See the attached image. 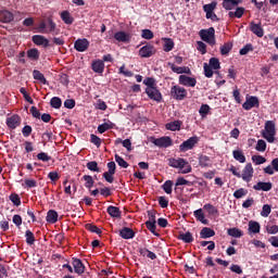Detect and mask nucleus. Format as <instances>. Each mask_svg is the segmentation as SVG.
<instances>
[{
    "mask_svg": "<svg viewBox=\"0 0 278 278\" xmlns=\"http://www.w3.org/2000/svg\"><path fill=\"white\" fill-rule=\"evenodd\" d=\"M204 76L207 77V79L214 77V71L207 63H204Z\"/></svg>",
    "mask_w": 278,
    "mask_h": 278,
    "instance_id": "680f3d73",
    "label": "nucleus"
},
{
    "mask_svg": "<svg viewBox=\"0 0 278 278\" xmlns=\"http://www.w3.org/2000/svg\"><path fill=\"white\" fill-rule=\"evenodd\" d=\"M181 121H174L170 123H167L165 125V129H168L169 131H180L181 130Z\"/></svg>",
    "mask_w": 278,
    "mask_h": 278,
    "instance_id": "c85d7f7f",
    "label": "nucleus"
},
{
    "mask_svg": "<svg viewBox=\"0 0 278 278\" xmlns=\"http://www.w3.org/2000/svg\"><path fill=\"white\" fill-rule=\"evenodd\" d=\"M106 212L111 218H121L123 212H121V208L114 205H110L106 208Z\"/></svg>",
    "mask_w": 278,
    "mask_h": 278,
    "instance_id": "393cba45",
    "label": "nucleus"
},
{
    "mask_svg": "<svg viewBox=\"0 0 278 278\" xmlns=\"http://www.w3.org/2000/svg\"><path fill=\"white\" fill-rule=\"evenodd\" d=\"M252 162L256 164V166H260L261 164H266V157L262 155H253Z\"/></svg>",
    "mask_w": 278,
    "mask_h": 278,
    "instance_id": "4d7b16f0",
    "label": "nucleus"
},
{
    "mask_svg": "<svg viewBox=\"0 0 278 278\" xmlns=\"http://www.w3.org/2000/svg\"><path fill=\"white\" fill-rule=\"evenodd\" d=\"M163 40H164L163 51H165V53H168L173 51V49H175V41H173V39L163 38Z\"/></svg>",
    "mask_w": 278,
    "mask_h": 278,
    "instance_id": "473e14b6",
    "label": "nucleus"
},
{
    "mask_svg": "<svg viewBox=\"0 0 278 278\" xmlns=\"http://www.w3.org/2000/svg\"><path fill=\"white\" fill-rule=\"evenodd\" d=\"M170 97L175 99V101H184V99L188 97V90L179 85H174L170 88Z\"/></svg>",
    "mask_w": 278,
    "mask_h": 278,
    "instance_id": "7ed1b4c3",
    "label": "nucleus"
},
{
    "mask_svg": "<svg viewBox=\"0 0 278 278\" xmlns=\"http://www.w3.org/2000/svg\"><path fill=\"white\" fill-rule=\"evenodd\" d=\"M33 77L37 81H40V84H42L43 86H49V81H47V78L45 77V74H42L40 71L35 70L33 72Z\"/></svg>",
    "mask_w": 278,
    "mask_h": 278,
    "instance_id": "c756f323",
    "label": "nucleus"
},
{
    "mask_svg": "<svg viewBox=\"0 0 278 278\" xmlns=\"http://www.w3.org/2000/svg\"><path fill=\"white\" fill-rule=\"evenodd\" d=\"M162 190H164L166 194H173V180H166L162 185Z\"/></svg>",
    "mask_w": 278,
    "mask_h": 278,
    "instance_id": "37998d69",
    "label": "nucleus"
},
{
    "mask_svg": "<svg viewBox=\"0 0 278 278\" xmlns=\"http://www.w3.org/2000/svg\"><path fill=\"white\" fill-rule=\"evenodd\" d=\"M14 21V14L12 12L4 10L0 11V23H12Z\"/></svg>",
    "mask_w": 278,
    "mask_h": 278,
    "instance_id": "5701e85b",
    "label": "nucleus"
},
{
    "mask_svg": "<svg viewBox=\"0 0 278 278\" xmlns=\"http://www.w3.org/2000/svg\"><path fill=\"white\" fill-rule=\"evenodd\" d=\"M200 116L205 118L210 114V106L207 104H202L199 110Z\"/></svg>",
    "mask_w": 278,
    "mask_h": 278,
    "instance_id": "6e6d98bb",
    "label": "nucleus"
},
{
    "mask_svg": "<svg viewBox=\"0 0 278 278\" xmlns=\"http://www.w3.org/2000/svg\"><path fill=\"white\" fill-rule=\"evenodd\" d=\"M31 41L34 42V45H37V47H43V49L53 47V45L49 43V39H47L42 35H34L31 37Z\"/></svg>",
    "mask_w": 278,
    "mask_h": 278,
    "instance_id": "6e6552de",
    "label": "nucleus"
},
{
    "mask_svg": "<svg viewBox=\"0 0 278 278\" xmlns=\"http://www.w3.org/2000/svg\"><path fill=\"white\" fill-rule=\"evenodd\" d=\"M169 166L172 168H179L182 175H188V173H192V165L186 159H169Z\"/></svg>",
    "mask_w": 278,
    "mask_h": 278,
    "instance_id": "f257e3e1",
    "label": "nucleus"
},
{
    "mask_svg": "<svg viewBox=\"0 0 278 278\" xmlns=\"http://www.w3.org/2000/svg\"><path fill=\"white\" fill-rule=\"evenodd\" d=\"M85 228L87 229V231H90L91 233H97L98 236H101V233H103V231H101L99 227L92 224H86Z\"/></svg>",
    "mask_w": 278,
    "mask_h": 278,
    "instance_id": "3c124183",
    "label": "nucleus"
},
{
    "mask_svg": "<svg viewBox=\"0 0 278 278\" xmlns=\"http://www.w3.org/2000/svg\"><path fill=\"white\" fill-rule=\"evenodd\" d=\"M199 166H201V168H212V159L207 155H200Z\"/></svg>",
    "mask_w": 278,
    "mask_h": 278,
    "instance_id": "a878e982",
    "label": "nucleus"
},
{
    "mask_svg": "<svg viewBox=\"0 0 278 278\" xmlns=\"http://www.w3.org/2000/svg\"><path fill=\"white\" fill-rule=\"evenodd\" d=\"M20 92H21V94H23V97H24L25 101H27V103L34 104V99H31V98L29 97V93L27 92V89H25L24 87H22V88L20 89Z\"/></svg>",
    "mask_w": 278,
    "mask_h": 278,
    "instance_id": "0e129e2a",
    "label": "nucleus"
},
{
    "mask_svg": "<svg viewBox=\"0 0 278 278\" xmlns=\"http://www.w3.org/2000/svg\"><path fill=\"white\" fill-rule=\"evenodd\" d=\"M114 38L117 40V42H131V35L123 30L115 33Z\"/></svg>",
    "mask_w": 278,
    "mask_h": 278,
    "instance_id": "6ab92c4d",
    "label": "nucleus"
},
{
    "mask_svg": "<svg viewBox=\"0 0 278 278\" xmlns=\"http://www.w3.org/2000/svg\"><path fill=\"white\" fill-rule=\"evenodd\" d=\"M91 68L93 73L101 75L105 71V63L102 60H94L92 61Z\"/></svg>",
    "mask_w": 278,
    "mask_h": 278,
    "instance_id": "a211bd4d",
    "label": "nucleus"
},
{
    "mask_svg": "<svg viewBox=\"0 0 278 278\" xmlns=\"http://www.w3.org/2000/svg\"><path fill=\"white\" fill-rule=\"evenodd\" d=\"M228 236H230L231 238H242V236H244V232L242 230H240V228H229L227 230Z\"/></svg>",
    "mask_w": 278,
    "mask_h": 278,
    "instance_id": "e433bc0d",
    "label": "nucleus"
},
{
    "mask_svg": "<svg viewBox=\"0 0 278 278\" xmlns=\"http://www.w3.org/2000/svg\"><path fill=\"white\" fill-rule=\"evenodd\" d=\"M168 66H170L173 73H177V75H182V73H185L186 75H190L192 73L190 71V67L187 66L179 67L175 65V63H168Z\"/></svg>",
    "mask_w": 278,
    "mask_h": 278,
    "instance_id": "aec40b11",
    "label": "nucleus"
},
{
    "mask_svg": "<svg viewBox=\"0 0 278 278\" xmlns=\"http://www.w3.org/2000/svg\"><path fill=\"white\" fill-rule=\"evenodd\" d=\"M197 144H199V137H190L179 146V151L180 153H186V151H192V149L197 147Z\"/></svg>",
    "mask_w": 278,
    "mask_h": 278,
    "instance_id": "20e7f679",
    "label": "nucleus"
},
{
    "mask_svg": "<svg viewBox=\"0 0 278 278\" xmlns=\"http://www.w3.org/2000/svg\"><path fill=\"white\" fill-rule=\"evenodd\" d=\"M215 34L216 30L214 29V27H210L208 29H201L199 33L201 40L207 42V45H211V47H214V45H216Z\"/></svg>",
    "mask_w": 278,
    "mask_h": 278,
    "instance_id": "f03ea898",
    "label": "nucleus"
},
{
    "mask_svg": "<svg viewBox=\"0 0 278 278\" xmlns=\"http://www.w3.org/2000/svg\"><path fill=\"white\" fill-rule=\"evenodd\" d=\"M249 27L250 31L257 36V38H264V28L262 27V23L256 24L255 22H250Z\"/></svg>",
    "mask_w": 278,
    "mask_h": 278,
    "instance_id": "2eb2a0df",
    "label": "nucleus"
},
{
    "mask_svg": "<svg viewBox=\"0 0 278 278\" xmlns=\"http://www.w3.org/2000/svg\"><path fill=\"white\" fill-rule=\"evenodd\" d=\"M37 160L40 162H51V156L47 152H40L37 154Z\"/></svg>",
    "mask_w": 278,
    "mask_h": 278,
    "instance_id": "e2e57ef3",
    "label": "nucleus"
},
{
    "mask_svg": "<svg viewBox=\"0 0 278 278\" xmlns=\"http://www.w3.org/2000/svg\"><path fill=\"white\" fill-rule=\"evenodd\" d=\"M88 170L91 173H101V168L99 167V163L97 161H90L86 164Z\"/></svg>",
    "mask_w": 278,
    "mask_h": 278,
    "instance_id": "ea45409f",
    "label": "nucleus"
},
{
    "mask_svg": "<svg viewBox=\"0 0 278 278\" xmlns=\"http://www.w3.org/2000/svg\"><path fill=\"white\" fill-rule=\"evenodd\" d=\"M232 156L237 162H240V164H244V162H247V156H244L242 150H233Z\"/></svg>",
    "mask_w": 278,
    "mask_h": 278,
    "instance_id": "f704fd0d",
    "label": "nucleus"
},
{
    "mask_svg": "<svg viewBox=\"0 0 278 278\" xmlns=\"http://www.w3.org/2000/svg\"><path fill=\"white\" fill-rule=\"evenodd\" d=\"M191 185H192V182H190V180H186V178H184V177H178L176 179L174 191L179 192L178 186H191Z\"/></svg>",
    "mask_w": 278,
    "mask_h": 278,
    "instance_id": "c9c22d12",
    "label": "nucleus"
},
{
    "mask_svg": "<svg viewBox=\"0 0 278 278\" xmlns=\"http://www.w3.org/2000/svg\"><path fill=\"white\" fill-rule=\"evenodd\" d=\"M253 164L247 163L244 168L242 169L241 178L243 179V181H247V184H249V181L253 179Z\"/></svg>",
    "mask_w": 278,
    "mask_h": 278,
    "instance_id": "1a4fd4ad",
    "label": "nucleus"
},
{
    "mask_svg": "<svg viewBox=\"0 0 278 278\" xmlns=\"http://www.w3.org/2000/svg\"><path fill=\"white\" fill-rule=\"evenodd\" d=\"M108 172H104L102 177L108 181V184H114V175H116V163L109 162L106 164Z\"/></svg>",
    "mask_w": 278,
    "mask_h": 278,
    "instance_id": "39448f33",
    "label": "nucleus"
},
{
    "mask_svg": "<svg viewBox=\"0 0 278 278\" xmlns=\"http://www.w3.org/2000/svg\"><path fill=\"white\" fill-rule=\"evenodd\" d=\"M248 194H249V190H247L244 188H240V189H237L232 195L235 197V199H242V198L247 197Z\"/></svg>",
    "mask_w": 278,
    "mask_h": 278,
    "instance_id": "a18cd8bd",
    "label": "nucleus"
},
{
    "mask_svg": "<svg viewBox=\"0 0 278 278\" xmlns=\"http://www.w3.org/2000/svg\"><path fill=\"white\" fill-rule=\"evenodd\" d=\"M249 51H253V45L251 43H247L243 48H241L239 53L240 55H247L249 54Z\"/></svg>",
    "mask_w": 278,
    "mask_h": 278,
    "instance_id": "338daca9",
    "label": "nucleus"
},
{
    "mask_svg": "<svg viewBox=\"0 0 278 278\" xmlns=\"http://www.w3.org/2000/svg\"><path fill=\"white\" fill-rule=\"evenodd\" d=\"M152 142L155 147H160V149H168V147H173V139H170V137L153 139Z\"/></svg>",
    "mask_w": 278,
    "mask_h": 278,
    "instance_id": "0eeeda50",
    "label": "nucleus"
},
{
    "mask_svg": "<svg viewBox=\"0 0 278 278\" xmlns=\"http://www.w3.org/2000/svg\"><path fill=\"white\" fill-rule=\"evenodd\" d=\"M22 119L18 114H13L7 118V127L9 129H16V127H21Z\"/></svg>",
    "mask_w": 278,
    "mask_h": 278,
    "instance_id": "f8f14e48",
    "label": "nucleus"
},
{
    "mask_svg": "<svg viewBox=\"0 0 278 278\" xmlns=\"http://www.w3.org/2000/svg\"><path fill=\"white\" fill-rule=\"evenodd\" d=\"M214 236H216V231H214V229L210 227H204L200 231V238H202L203 240H207V238H214Z\"/></svg>",
    "mask_w": 278,
    "mask_h": 278,
    "instance_id": "cd10ccee",
    "label": "nucleus"
},
{
    "mask_svg": "<svg viewBox=\"0 0 278 278\" xmlns=\"http://www.w3.org/2000/svg\"><path fill=\"white\" fill-rule=\"evenodd\" d=\"M90 142H91L92 144H96L98 149H99V147H101V138H99V137H98L97 135H94V134H91V135H90Z\"/></svg>",
    "mask_w": 278,
    "mask_h": 278,
    "instance_id": "774afa93",
    "label": "nucleus"
},
{
    "mask_svg": "<svg viewBox=\"0 0 278 278\" xmlns=\"http://www.w3.org/2000/svg\"><path fill=\"white\" fill-rule=\"evenodd\" d=\"M265 130L267 134H276V130H275V122L273 121H267L265 123Z\"/></svg>",
    "mask_w": 278,
    "mask_h": 278,
    "instance_id": "5fc2aeb1",
    "label": "nucleus"
},
{
    "mask_svg": "<svg viewBox=\"0 0 278 278\" xmlns=\"http://www.w3.org/2000/svg\"><path fill=\"white\" fill-rule=\"evenodd\" d=\"M157 222H146V227L149 229L153 236H160V233L155 232V229H157V226L155 225Z\"/></svg>",
    "mask_w": 278,
    "mask_h": 278,
    "instance_id": "09e8293b",
    "label": "nucleus"
},
{
    "mask_svg": "<svg viewBox=\"0 0 278 278\" xmlns=\"http://www.w3.org/2000/svg\"><path fill=\"white\" fill-rule=\"evenodd\" d=\"M248 227L250 233H260L261 226L257 222L250 220Z\"/></svg>",
    "mask_w": 278,
    "mask_h": 278,
    "instance_id": "a19ab883",
    "label": "nucleus"
},
{
    "mask_svg": "<svg viewBox=\"0 0 278 278\" xmlns=\"http://www.w3.org/2000/svg\"><path fill=\"white\" fill-rule=\"evenodd\" d=\"M270 212H271L270 204H264L261 212V216H263V218H268V216H270Z\"/></svg>",
    "mask_w": 278,
    "mask_h": 278,
    "instance_id": "13d9d810",
    "label": "nucleus"
},
{
    "mask_svg": "<svg viewBox=\"0 0 278 278\" xmlns=\"http://www.w3.org/2000/svg\"><path fill=\"white\" fill-rule=\"evenodd\" d=\"M72 265L76 275H84V273H86V265H84V262H81L79 258L73 257Z\"/></svg>",
    "mask_w": 278,
    "mask_h": 278,
    "instance_id": "ddd939ff",
    "label": "nucleus"
},
{
    "mask_svg": "<svg viewBox=\"0 0 278 278\" xmlns=\"http://www.w3.org/2000/svg\"><path fill=\"white\" fill-rule=\"evenodd\" d=\"M114 127H116V124L109 121L108 123H103V124L99 125L98 131H99V134H105V131H108L110 129H114Z\"/></svg>",
    "mask_w": 278,
    "mask_h": 278,
    "instance_id": "2f4dec72",
    "label": "nucleus"
},
{
    "mask_svg": "<svg viewBox=\"0 0 278 278\" xmlns=\"http://www.w3.org/2000/svg\"><path fill=\"white\" fill-rule=\"evenodd\" d=\"M177 239L181 240L186 244H190V242H194V237L192 236V232H190V231L179 232Z\"/></svg>",
    "mask_w": 278,
    "mask_h": 278,
    "instance_id": "b1692460",
    "label": "nucleus"
},
{
    "mask_svg": "<svg viewBox=\"0 0 278 278\" xmlns=\"http://www.w3.org/2000/svg\"><path fill=\"white\" fill-rule=\"evenodd\" d=\"M26 243L31 247L34 242H36V237L34 236V232L31 230H26L25 232Z\"/></svg>",
    "mask_w": 278,
    "mask_h": 278,
    "instance_id": "603ef678",
    "label": "nucleus"
},
{
    "mask_svg": "<svg viewBox=\"0 0 278 278\" xmlns=\"http://www.w3.org/2000/svg\"><path fill=\"white\" fill-rule=\"evenodd\" d=\"M61 20L63 21V23H65V25H73L75 21V18H73L71 12L68 11L61 12Z\"/></svg>",
    "mask_w": 278,
    "mask_h": 278,
    "instance_id": "72a5a7b5",
    "label": "nucleus"
},
{
    "mask_svg": "<svg viewBox=\"0 0 278 278\" xmlns=\"http://www.w3.org/2000/svg\"><path fill=\"white\" fill-rule=\"evenodd\" d=\"M233 49V43L232 42H226L220 47V54L222 55H229L231 53V50Z\"/></svg>",
    "mask_w": 278,
    "mask_h": 278,
    "instance_id": "58836bf2",
    "label": "nucleus"
},
{
    "mask_svg": "<svg viewBox=\"0 0 278 278\" xmlns=\"http://www.w3.org/2000/svg\"><path fill=\"white\" fill-rule=\"evenodd\" d=\"M119 236L123 240H134V238H136V231L129 227H124L119 230Z\"/></svg>",
    "mask_w": 278,
    "mask_h": 278,
    "instance_id": "f3484780",
    "label": "nucleus"
},
{
    "mask_svg": "<svg viewBox=\"0 0 278 278\" xmlns=\"http://www.w3.org/2000/svg\"><path fill=\"white\" fill-rule=\"evenodd\" d=\"M46 220L47 223H50V225H55V223H58V213L55 210L48 211Z\"/></svg>",
    "mask_w": 278,
    "mask_h": 278,
    "instance_id": "7c9ffc66",
    "label": "nucleus"
},
{
    "mask_svg": "<svg viewBox=\"0 0 278 278\" xmlns=\"http://www.w3.org/2000/svg\"><path fill=\"white\" fill-rule=\"evenodd\" d=\"M178 81L181 86H187L189 88H194V86H197V78H192L186 75H180Z\"/></svg>",
    "mask_w": 278,
    "mask_h": 278,
    "instance_id": "dca6fc26",
    "label": "nucleus"
},
{
    "mask_svg": "<svg viewBox=\"0 0 278 278\" xmlns=\"http://www.w3.org/2000/svg\"><path fill=\"white\" fill-rule=\"evenodd\" d=\"M26 55L31 62H38L40 60V51L36 48L28 49Z\"/></svg>",
    "mask_w": 278,
    "mask_h": 278,
    "instance_id": "4be33fe9",
    "label": "nucleus"
},
{
    "mask_svg": "<svg viewBox=\"0 0 278 278\" xmlns=\"http://www.w3.org/2000/svg\"><path fill=\"white\" fill-rule=\"evenodd\" d=\"M208 66H211L213 71H219L220 61L217 58H211L208 61Z\"/></svg>",
    "mask_w": 278,
    "mask_h": 278,
    "instance_id": "49530a36",
    "label": "nucleus"
},
{
    "mask_svg": "<svg viewBox=\"0 0 278 278\" xmlns=\"http://www.w3.org/2000/svg\"><path fill=\"white\" fill-rule=\"evenodd\" d=\"M253 190H263V192H270L273 190V182L258 181L253 186Z\"/></svg>",
    "mask_w": 278,
    "mask_h": 278,
    "instance_id": "412c9836",
    "label": "nucleus"
},
{
    "mask_svg": "<svg viewBox=\"0 0 278 278\" xmlns=\"http://www.w3.org/2000/svg\"><path fill=\"white\" fill-rule=\"evenodd\" d=\"M143 85L147 86L146 89H151V88H156L157 87V83H155V78H153V77H147L143 80Z\"/></svg>",
    "mask_w": 278,
    "mask_h": 278,
    "instance_id": "c03bdc74",
    "label": "nucleus"
},
{
    "mask_svg": "<svg viewBox=\"0 0 278 278\" xmlns=\"http://www.w3.org/2000/svg\"><path fill=\"white\" fill-rule=\"evenodd\" d=\"M255 149L260 151V153H264V151H266V141H264V139H260L256 143Z\"/></svg>",
    "mask_w": 278,
    "mask_h": 278,
    "instance_id": "69168bd1",
    "label": "nucleus"
},
{
    "mask_svg": "<svg viewBox=\"0 0 278 278\" xmlns=\"http://www.w3.org/2000/svg\"><path fill=\"white\" fill-rule=\"evenodd\" d=\"M146 94L152 101H156V103H162V92H160V89H157V87L146 89Z\"/></svg>",
    "mask_w": 278,
    "mask_h": 278,
    "instance_id": "423d86ee",
    "label": "nucleus"
},
{
    "mask_svg": "<svg viewBox=\"0 0 278 278\" xmlns=\"http://www.w3.org/2000/svg\"><path fill=\"white\" fill-rule=\"evenodd\" d=\"M50 105L51 108H53L54 110H60V108H62V99L60 97H53L50 100Z\"/></svg>",
    "mask_w": 278,
    "mask_h": 278,
    "instance_id": "79ce46f5",
    "label": "nucleus"
},
{
    "mask_svg": "<svg viewBox=\"0 0 278 278\" xmlns=\"http://www.w3.org/2000/svg\"><path fill=\"white\" fill-rule=\"evenodd\" d=\"M141 38H143L144 40H153V31L151 29H142Z\"/></svg>",
    "mask_w": 278,
    "mask_h": 278,
    "instance_id": "864d4df0",
    "label": "nucleus"
},
{
    "mask_svg": "<svg viewBox=\"0 0 278 278\" xmlns=\"http://www.w3.org/2000/svg\"><path fill=\"white\" fill-rule=\"evenodd\" d=\"M216 5H218V3L216 1H213V2H211L208 4H204L203 5V10L207 14L210 12H214Z\"/></svg>",
    "mask_w": 278,
    "mask_h": 278,
    "instance_id": "bf43d9fd",
    "label": "nucleus"
},
{
    "mask_svg": "<svg viewBox=\"0 0 278 278\" xmlns=\"http://www.w3.org/2000/svg\"><path fill=\"white\" fill-rule=\"evenodd\" d=\"M88 47H90V41L88 39H77L74 42V49L78 51L79 53H84V51H88Z\"/></svg>",
    "mask_w": 278,
    "mask_h": 278,
    "instance_id": "9b49d317",
    "label": "nucleus"
},
{
    "mask_svg": "<svg viewBox=\"0 0 278 278\" xmlns=\"http://www.w3.org/2000/svg\"><path fill=\"white\" fill-rule=\"evenodd\" d=\"M83 179L85 181V188H88V190H90V188H92V186H94V179H92V176L84 175Z\"/></svg>",
    "mask_w": 278,
    "mask_h": 278,
    "instance_id": "de8ad7c7",
    "label": "nucleus"
},
{
    "mask_svg": "<svg viewBox=\"0 0 278 278\" xmlns=\"http://www.w3.org/2000/svg\"><path fill=\"white\" fill-rule=\"evenodd\" d=\"M139 55L140 58H151L152 55H155V47H153V45L143 46L139 49Z\"/></svg>",
    "mask_w": 278,
    "mask_h": 278,
    "instance_id": "4468645a",
    "label": "nucleus"
},
{
    "mask_svg": "<svg viewBox=\"0 0 278 278\" xmlns=\"http://www.w3.org/2000/svg\"><path fill=\"white\" fill-rule=\"evenodd\" d=\"M115 162L121 166L122 168H129V163L125 161L121 155L115 154Z\"/></svg>",
    "mask_w": 278,
    "mask_h": 278,
    "instance_id": "8fccbe9b",
    "label": "nucleus"
},
{
    "mask_svg": "<svg viewBox=\"0 0 278 278\" xmlns=\"http://www.w3.org/2000/svg\"><path fill=\"white\" fill-rule=\"evenodd\" d=\"M9 199L16 207L21 205V197L17 193H12Z\"/></svg>",
    "mask_w": 278,
    "mask_h": 278,
    "instance_id": "052dcab7",
    "label": "nucleus"
},
{
    "mask_svg": "<svg viewBox=\"0 0 278 278\" xmlns=\"http://www.w3.org/2000/svg\"><path fill=\"white\" fill-rule=\"evenodd\" d=\"M243 110H253V108H260V99L255 96L247 98L245 102L242 104Z\"/></svg>",
    "mask_w": 278,
    "mask_h": 278,
    "instance_id": "9d476101",
    "label": "nucleus"
},
{
    "mask_svg": "<svg viewBox=\"0 0 278 278\" xmlns=\"http://www.w3.org/2000/svg\"><path fill=\"white\" fill-rule=\"evenodd\" d=\"M193 216L195 217L197 220L202 223V225H210V220L205 218V213H203V208L194 211Z\"/></svg>",
    "mask_w": 278,
    "mask_h": 278,
    "instance_id": "bb28decb",
    "label": "nucleus"
},
{
    "mask_svg": "<svg viewBox=\"0 0 278 278\" xmlns=\"http://www.w3.org/2000/svg\"><path fill=\"white\" fill-rule=\"evenodd\" d=\"M203 210H205L210 216H216V214H218V208L214 206V204L206 203L203 205Z\"/></svg>",
    "mask_w": 278,
    "mask_h": 278,
    "instance_id": "4c0bfd02",
    "label": "nucleus"
}]
</instances>
